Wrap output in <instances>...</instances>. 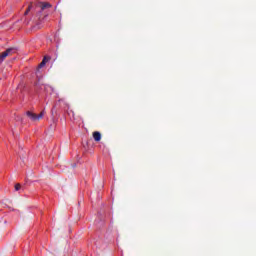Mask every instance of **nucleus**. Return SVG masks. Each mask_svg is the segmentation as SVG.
I'll return each instance as SVG.
<instances>
[{"mask_svg": "<svg viewBox=\"0 0 256 256\" xmlns=\"http://www.w3.org/2000/svg\"><path fill=\"white\" fill-rule=\"evenodd\" d=\"M17 53L16 48H8L6 51L2 52L0 54V63H3L7 57H10V55H15Z\"/></svg>", "mask_w": 256, "mask_h": 256, "instance_id": "f257e3e1", "label": "nucleus"}, {"mask_svg": "<svg viewBox=\"0 0 256 256\" xmlns=\"http://www.w3.org/2000/svg\"><path fill=\"white\" fill-rule=\"evenodd\" d=\"M26 115L29 117V119H31V121H39V119H43V117H45V110H42L39 115L31 111H27Z\"/></svg>", "mask_w": 256, "mask_h": 256, "instance_id": "f03ea898", "label": "nucleus"}, {"mask_svg": "<svg viewBox=\"0 0 256 256\" xmlns=\"http://www.w3.org/2000/svg\"><path fill=\"white\" fill-rule=\"evenodd\" d=\"M36 7L40 9V11L38 12V15H41L43 11H47V9H51L52 5L49 2H38L36 4Z\"/></svg>", "mask_w": 256, "mask_h": 256, "instance_id": "7ed1b4c3", "label": "nucleus"}, {"mask_svg": "<svg viewBox=\"0 0 256 256\" xmlns=\"http://www.w3.org/2000/svg\"><path fill=\"white\" fill-rule=\"evenodd\" d=\"M93 139L94 141H97V142L101 141V132H98V131L93 132Z\"/></svg>", "mask_w": 256, "mask_h": 256, "instance_id": "20e7f679", "label": "nucleus"}, {"mask_svg": "<svg viewBox=\"0 0 256 256\" xmlns=\"http://www.w3.org/2000/svg\"><path fill=\"white\" fill-rule=\"evenodd\" d=\"M47 61H49V58H47V56H45L42 60V62L39 64L38 69H43V67H45V65H47Z\"/></svg>", "mask_w": 256, "mask_h": 256, "instance_id": "39448f33", "label": "nucleus"}, {"mask_svg": "<svg viewBox=\"0 0 256 256\" xmlns=\"http://www.w3.org/2000/svg\"><path fill=\"white\" fill-rule=\"evenodd\" d=\"M31 9H33V3H31L28 8L26 9V11L24 12V15H29V12L31 11Z\"/></svg>", "mask_w": 256, "mask_h": 256, "instance_id": "423d86ee", "label": "nucleus"}, {"mask_svg": "<svg viewBox=\"0 0 256 256\" xmlns=\"http://www.w3.org/2000/svg\"><path fill=\"white\" fill-rule=\"evenodd\" d=\"M21 189V184H16L15 185V191H19Z\"/></svg>", "mask_w": 256, "mask_h": 256, "instance_id": "0eeeda50", "label": "nucleus"}, {"mask_svg": "<svg viewBox=\"0 0 256 256\" xmlns=\"http://www.w3.org/2000/svg\"><path fill=\"white\" fill-rule=\"evenodd\" d=\"M48 14H45L44 17H47Z\"/></svg>", "mask_w": 256, "mask_h": 256, "instance_id": "6e6552de", "label": "nucleus"}]
</instances>
